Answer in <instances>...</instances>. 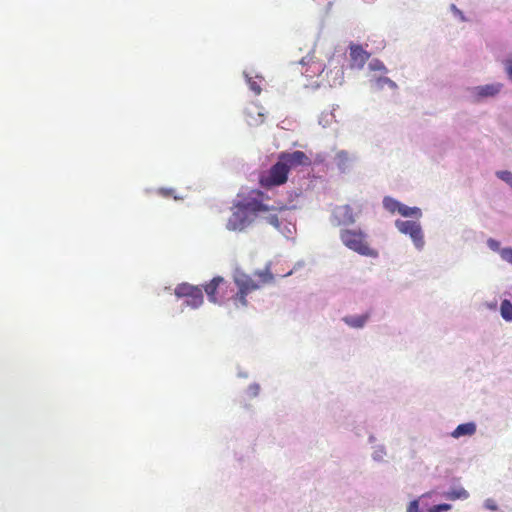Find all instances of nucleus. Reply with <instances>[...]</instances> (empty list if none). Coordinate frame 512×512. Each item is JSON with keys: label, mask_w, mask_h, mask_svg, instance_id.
<instances>
[{"label": "nucleus", "mask_w": 512, "mask_h": 512, "mask_svg": "<svg viewBox=\"0 0 512 512\" xmlns=\"http://www.w3.org/2000/svg\"><path fill=\"white\" fill-rule=\"evenodd\" d=\"M264 198V192L255 190L248 197L235 202L226 228L230 231H243L255 221L258 213L270 211L269 206L263 203Z\"/></svg>", "instance_id": "nucleus-1"}, {"label": "nucleus", "mask_w": 512, "mask_h": 512, "mask_svg": "<svg viewBox=\"0 0 512 512\" xmlns=\"http://www.w3.org/2000/svg\"><path fill=\"white\" fill-rule=\"evenodd\" d=\"M254 277L256 279L243 271L236 270L234 274V282L238 291L231 296V300L236 308L246 307L248 304L246 299L248 294L266 284L272 283L274 280V275L270 271L269 267H266L264 270L255 271Z\"/></svg>", "instance_id": "nucleus-2"}, {"label": "nucleus", "mask_w": 512, "mask_h": 512, "mask_svg": "<svg viewBox=\"0 0 512 512\" xmlns=\"http://www.w3.org/2000/svg\"><path fill=\"white\" fill-rule=\"evenodd\" d=\"M340 239L347 248L360 255L369 257H377L378 255L377 251L369 246L365 233L360 229H342Z\"/></svg>", "instance_id": "nucleus-3"}, {"label": "nucleus", "mask_w": 512, "mask_h": 512, "mask_svg": "<svg viewBox=\"0 0 512 512\" xmlns=\"http://www.w3.org/2000/svg\"><path fill=\"white\" fill-rule=\"evenodd\" d=\"M504 88V84L500 82L489 83L467 88L468 98L473 103H483L488 99H493Z\"/></svg>", "instance_id": "nucleus-4"}, {"label": "nucleus", "mask_w": 512, "mask_h": 512, "mask_svg": "<svg viewBox=\"0 0 512 512\" xmlns=\"http://www.w3.org/2000/svg\"><path fill=\"white\" fill-rule=\"evenodd\" d=\"M288 174L282 163L277 161L267 172L260 175L259 184L265 189L283 185L288 180Z\"/></svg>", "instance_id": "nucleus-5"}, {"label": "nucleus", "mask_w": 512, "mask_h": 512, "mask_svg": "<svg viewBox=\"0 0 512 512\" xmlns=\"http://www.w3.org/2000/svg\"><path fill=\"white\" fill-rule=\"evenodd\" d=\"M368 67L371 71L381 72V74H386L388 72V70L385 67V65L383 64V62L378 59H373L369 63ZM370 87H371L372 91H374V92H380L385 87H388L389 89H391L393 91H395L397 89L396 83L394 81H392L390 78L383 76V75L373 76L370 79Z\"/></svg>", "instance_id": "nucleus-6"}, {"label": "nucleus", "mask_w": 512, "mask_h": 512, "mask_svg": "<svg viewBox=\"0 0 512 512\" xmlns=\"http://www.w3.org/2000/svg\"><path fill=\"white\" fill-rule=\"evenodd\" d=\"M229 283L220 276L214 277L208 284L204 286L205 293L210 302L222 304L229 299L228 289Z\"/></svg>", "instance_id": "nucleus-7"}, {"label": "nucleus", "mask_w": 512, "mask_h": 512, "mask_svg": "<svg viewBox=\"0 0 512 512\" xmlns=\"http://www.w3.org/2000/svg\"><path fill=\"white\" fill-rule=\"evenodd\" d=\"M278 161L282 163L288 173L292 168H296L298 166H310L312 163L311 159L300 150H296L291 153L282 152L278 157Z\"/></svg>", "instance_id": "nucleus-8"}, {"label": "nucleus", "mask_w": 512, "mask_h": 512, "mask_svg": "<svg viewBox=\"0 0 512 512\" xmlns=\"http://www.w3.org/2000/svg\"><path fill=\"white\" fill-rule=\"evenodd\" d=\"M350 60L351 66L356 67L358 69H362L365 63L370 58V53L363 49V47L359 44H350Z\"/></svg>", "instance_id": "nucleus-9"}, {"label": "nucleus", "mask_w": 512, "mask_h": 512, "mask_svg": "<svg viewBox=\"0 0 512 512\" xmlns=\"http://www.w3.org/2000/svg\"><path fill=\"white\" fill-rule=\"evenodd\" d=\"M333 217L338 225H352L356 221V214L349 205L337 206L333 211Z\"/></svg>", "instance_id": "nucleus-10"}, {"label": "nucleus", "mask_w": 512, "mask_h": 512, "mask_svg": "<svg viewBox=\"0 0 512 512\" xmlns=\"http://www.w3.org/2000/svg\"><path fill=\"white\" fill-rule=\"evenodd\" d=\"M477 426L474 422H466L459 424L451 433V436L455 439L464 436H472L476 433Z\"/></svg>", "instance_id": "nucleus-11"}, {"label": "nucleus", "mask_w": 512, "mask_h": 512, "mask_svg": "<svg viewBox=\"0 0 512 512\" xmlns=\"http://www.w3.org/2000/svg\"><path fill=\"white\" fill-rule=\"evenodd\" d=\"M396 227L403 234H408L413 240H416V223L409 220H397Z\"/></svg>", "instance_id": "nucleus-12"}, {"label": "nucleus", "mask_w": 512, "mask_h": 512, "mask_svg": "<svg viewBox=\"0 0 512 512\" xmlns=\"http://www.w3.org/2000/svg\"><path fill=\"white\" fill-rule=\"evenodd\" d=\"M470 496L469 492L463 487H454L444 493V497L448 500H466Z\"/></svg>", "instance_id": "nucleus-13"}, {"label": "nucleus", "mask_w": 512, "mask_h": 512, "mask_svg": "<svg viewBox=\"0 0 512 512\" xmlns=\"http://www.w3.org/2000/svg\"><path fill=\"white\" fill-rule=\"evenodd\" d=\"M369 319V314H363L358 316H346L344 317V322L352 327V328H362L367 320Z\"/></svg>", "instance_id": "nucleus-14"}, {"label": "nucleus", "mask_w": 512, "mask_h": 512, "mask_svg": "<svg viewBox=\"0 0 512 512\" xmlns=\"http://www.w3.org/2000/svg\"><path fill=\"white\" fill-rule=\"evenodd\" d=\"M204 298L203 293L200 288H198L195 292L191 293L185 300V304L191 308H198L203 304Z\"/></svg>", "instance_id": "nucleus-15"}, {"label": "nucleus", "mask_w": 512, "mask_h": 512, "mask_svg": "<svg viewBox=\"0 0 512 512\" xmlns=\"http://www.w3.org/2000/svg\"><path fill=\"white\" fill-rule=\"evenodd\" d=\"M199 287L188 283H181L176 286L174 293L178 298H187L191 293L195 292Z\"/></svg>", "instance_id": "nucleus-16"}, {"label": "nucleus", "mask_w": 512, "mask_h": 512, "mask_svg": "<svg viewBox=\"0 0 512 512\" xmlns=\"http://www.w3.org/2000/svg\"><path fill=\"white\" fill-rule=\"evenodd\" d=\"M500 315L506 322H512V303L508 299H504L500 304Z\"/></svg>", "instance_id": "nucleus-17"}, {"label": "nucleus", "mask_w": 512, "mask_h": 512, "mask_svg": "<svg viewBox=\"0 0 512 512\" xmlns=\"http://www.w3.org/2000/svg\"><path fill=\"white\" fill-rule=\"evenodd\" d=\"M271 210L270 211H267L268 212V215H266L264 217V219L266 220V222L270 225H272L273 227L275 228H279L280 227V222H279V219H278V215L276 213H272V212H275V211H282L285 209V206H282L280 208H275V207H269Z\"/></svg>", "instance_id": "nucleus-18"}, {"label": "nucleus", "mask_w": 512, "mask_h": 512, "mask_svg": "<svg viewBox=\"0 0 512 512\" xmlns=\"http://www.w3.org/2000/svg\"><path fill=\"white\" fill-rule=\"evenodd\" d=\"M399 204V201L390 196H386L383 199L384 208L392 214L396 213L397 209L399 208Z\"/></svg>", "instance_id": "nucleus-19"}, {"label": "nucleus", "mask_w": 512, "mask_h": 512, "mask_svg": "<svg viewBox=\"0 0 512 512\" xmlns=\"http://www.w3.org/2000/svg\"><path fill=\"white\" fill-rule=\"evenodd\" d=\"M495 176L505 182L512 189V172L509 170H498Z\"/></svg>", "instance_id": "nucleus-20"}, {"label": "nucleus", "mask_w": 512, "mask_h": 512, "mask_svg": "<svg viewBox=\"0 0 512 512\" xmlns=\"http://www.w3.org/2000/svg\"><path fill=\"white\" fill-rule=\"evenodd\" d=\"M487 247L492 250L493 252H496L501 255V250H504V247H501L500 241L494 239V238H488L486 241Z\"/></svg>", "instance_id": "nucleus-21"}, {"label": "nucleus", "mask_w": 512, "mask_h": 512, "mask_svg": "<svg viewBox=\"0 0 512 512\" xmlns=\"http://www.w3.org/2000/svg\"><path fill=\"white\" fill-rule=\"evenodd\" d=\"M396 213H399L400 215L404 217H408L416 213L415 207H408L402 203L399 204V208L397 209Z\"/></svg>", "instance_id": "nucleus-22"}, {"label": "nucleus", "mask_w": 512, "mask_h": 512, "mask_svg": "<svg viewBox=\"0 0 512 512\" xmlns=\"http://www.w3.org/2000/svg\"><path fill=\"white\" fill-rule=\"evenodd\" d=\"M507 78L512 82V56H508L502 62Z\"/></svg>", "instance_id": "nucleus-23"}, {"label": "nucleus", "mask_w": 512, "mask_h": 512, "mask_svg": "<svg viewBox=\"0 0 512 512\" xmlns=\"http://www.w3.org/2000/svg\"><path fill=\"white\" fill-rule=\"evenodd\" d=\"M247 83L249 88L256 94L259 95L262 91L260 83H258L255 79L252 77H248Z\"/></svg>", "instance_id": "nucleus-24"}, {"label": "nucleus", "mask_w": 512, "mask_h": 512, "mask_svg": "<svg viewBox=\"0 0 512 512\" xmlns=\"http://www.w3.org/2000/svg\"><path fill=\"white\" fill-rule=\"evenodd\" d=\"M500 258L512 265V247H504V250H501Z\"/></svg>", "instance_id": "nucleus-25"}, {"label": "nucleus", "mask_w": 512, "mask_h": 512, "mask_svg": "<svg viewBox=\"0 0 512 512\" xmlns=\"http://www.w3.org/2000/svg\"><path fill=\"white\" fill-rule=\"evenodd\" d=\"M450 10L453 12L454 16L459 18L460 21H462V22L468 21V19L464 15V13L460 9H458L455 4L450 5Z\"/></svg>", "instance_id": "nucleus-26"}, {"label": "nucleus", "mask_w": 512, "mask_h": 512, "mask_svg": "<svg viewBox=\"0 0 512 512\" xmlns=\"http://www.w3.org/2000/svg\"><path fill=\"white\" fill-rule=\"evenodd\" d=\"M483 506H484V508H486L488 510H491V511H497L498 510V505L495 502V500H493L492 498L485 499L484 502H483Z\"/></svg>", "instance_id": "nucleus-27"}, {"label": "nucleus", "mask_w": 512, "mask_h": 512, "mask_svg": "<svg viewBox=\"0 0 512 512\" xmlns=\"http://www.w3.org/2000/svg\"><path fill=\"white\" fill-rule=\"evenodd\" d=\"M486 307L490 310H496L497 308V301L487 302Z\"/></svg>", "instance_id": "nucleus-28"}, {"label": "nucleus", "mask_w": 512, "mask_h": 512, "mask_svg": "<svg viewBox=\"0 0 512 512\" xmlns=\"http://www.w3.org/2000/svg\"><path fill=\"white\" fill-rule=\"evenodd\" d=\"M407 512H416V500L410 502Z\"/></svg>", "instance_id": "nucleus-29"}, {"label": "nucleus", "mask_w": 512, "mask_h": 512, "mask_svg": "<svg viewBox=\"0 0 512 512\" xmlns=\"http://www.w3.org/2000/svg\"><path fill=\"white\" fill-rule=\"evenodd\" d=\"M171 193H172V190H167V189H160L159 190V194H161L164 197L170 196Z\"/></svg>", "instance_id": "nucleus-30"}, {"label": "nucleus", "mask_w": 512, "mask_h": 512, "mask_svg": "<svg viewBox=\"0 0 512 512\" xmlns=\"http://www.w3.org/2000/svg\"><path fill=\"white\" fill-rule=\"evenodd\" d=\"M417 241H418V249L423 245V239H422V236H421V230H420V227L418 226V238H417Z\"/></svg>", "instance_id": "nucleus-31"}, {"label": "nucleus", "mask_w": 512, "mask_h": 512, "mask_svg": "<svg viewBox=\"0 0 512 512\" xmlns=\"http://www.w3.org/2000/svg\"><path fill=\"white\" fill-rule=\"evenodd\" d=\"M417 212H418V217H420L421 216V210L419 208L417 209Z\"/></svg>", "instance_id": "nucleus-32"}]
</instances>
